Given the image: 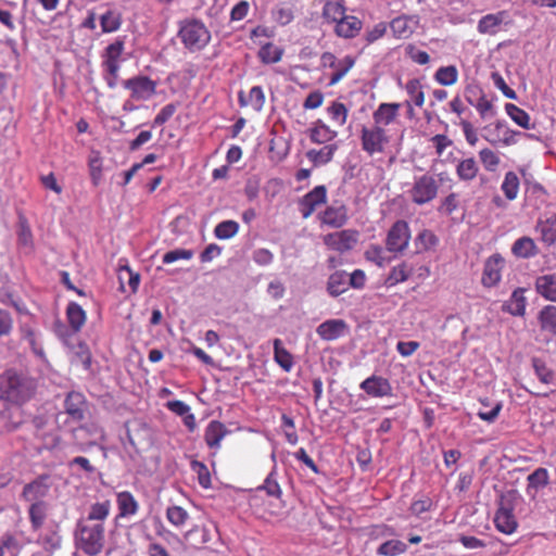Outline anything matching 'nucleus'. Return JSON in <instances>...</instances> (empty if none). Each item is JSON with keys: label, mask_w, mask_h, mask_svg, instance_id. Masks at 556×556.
<instances>
[{"label": "nucleus", "mask_w": 556, "mask_h": 556, "mask_svg": "<svg viewBox=\"0 0 556 556\" xmlns=\"http://www.w3.org/2000/svg\"><path fill=\"white\" fill-rule=\"evenodd\" d=\"M34 390V380L23 372L9 369L0 377V431L11 432L21 425L18 405L28 401Z\"/></svg>", "instance_id": "1"}, {"label": "nucleus", "mask_w": 556, "mask_h": 556, "mask_svg": "<svg viewBox=\"0 0 556 556\" xmlns=\"http://www.w3.org/2000/svg\"><path fill=\"white\" fill-rule=\"evenodd\" d=\"M75 539L78 548L89 556H96L104 546V526L80 520L76 526Z\"/></svg>", "instance_id": "2"}, {"label": "nucleus", "mask_w": 556, "mask_h": 556, "mask_svg": "<svg viewBox=\"0 0 556 556\" xmlns=\"http://www.w3.org/2000/svg\"><path fill=\"white\" fill-rule=\"evenodd\" d=\"M178 37L186 49L195 52L206 47L211 40V33L203 22L190 18L180 22Z\"/></svg>", "instance_id": "3"}, {"label": "nucleus", "mask_w": 556, "mask_h": 556, "mask_svg": "<svg viewBox=\"0 0 556 556\" xmlns=\"http://www.w3.org/2000/svg\"><path fill=\"white\" fill-rule=\"evenodd\" d=\"M72 440L78 451L86 452L103 442L105 432L98 422L89 421L72 429Z\"/></svg>", "instance_id": "4"}, {"label": "nucleus", "mask_w": 556, "mask_h": 556, "mask_svg": "<svg viewBox=\"0 0 556 556\" xmlns=\"http://www.w3.org/2000/svg\"><path fill=\"white\" fill-rule=\"evenodd\" d=\"M390 137L384 128L378 126H363L361 130V144L364 152L372 156L384 153Z\"/></svg>", "instance_id": "5"}, {"label": "nucleus", "mask_w": 556, "mask_h": 556, "mask_svg": "<svg viewBox=\"0 0 556 556\" xmlns=\"http://www.w3.org/2000/svg\"><path fill=\"white\" fill-rule=\"evenodd\" d=\"M439 185L431 175H422L414 180L409 197L415 204L424 205L431 202L438 194Z\"/></svg>", "instance_id": "6"}, {"label": "nucleus", "mask_w": 556, "mask_h": 556, "mask_svg": "<svg viewBox=\"0 0 556 556\" xmlns=\"http://www.w3.org/2000/svg\"><path fill=\"white\" fill-rule=\"evenodd\" d=\"M123 87L130 91L131 99L136 101H147L156 92V81L148 76L138 75L123 80Z\"/></svg>", "instance_id": "7"}, {"label": "nucleus", "mask_w": 556, "mask_h": 556, "mask_svg": "<svg viewBox=\"0 0 556 556\" xmlns=\"http://www.w3.org/2000/svg\"><path fill=\"white\" fill-rule=\"evenodd\" d=\"M514 505L509 496H502L498 509L494 517L496 529L505 534H511L517 528V520L513 514Z\"/></svg>", "instance_id": "8"}, {"label": "nucleus", "mask_w": 556, "mask_h": 556, "mask_svg": "<svg viewBox=\"0 0 556 556\" xmlns=\"http://www.w3.org/2000/svg\"><path fill=\"white\" fill-rule=\"evenodd\" d=\"M410 230L405 220L395 222L387 235L386 245L390 252H403L409 243Z\"/></svg>", "instance_id": "9"}, {"label": "nucleus", "mask_w": 556, "mask_h": 556, "mask_svg": "<svg viewBox=\"0 0 556 556\" xmlns=\"http://www.w3.org/2000/svg\"><path fill=\"white\" fill-rule=\"evenodd\" d=\"M52 484L53 480L51 476L41 475L31 482L25 484L22 497L26 502H43V498L48 496Z\"/></svg>", "instance_id": "10"}, {"label": "nucleus", "mask_w": 556, "mask_h": 556, "mask_svg": "<svg viewBox=\"0 0 556 556\" xmlns=\"http://www.w3.org/2000/svg\"><path fill=\"white\" fill-rule=\"evenodd\" d=\"M504 258L501 254H493L484 262L481 283L486 288L496 286L502 278Z\"/></svg>", "instance_id": "11"}, {"label": "nucleus", "mask_w": 556, "mask_h": 556, "mask_svg": "<svg viewBox=\"0 0 556 556\" xmlns=\"http://www.w3.org/2000/svg\"><path fill=\"white\" fill-rule=\"evenodd\" d=\"M357 237V231L346 229L325 236L324 243L331 250L345 252L354 248Z\"/></svg>", "instance_id": "12"}, {"label": "nucleus", "mask_w": 556, "mask_h": 556, "mask_svg": "<svg viewBox=\"0 0 556 556\" xmlns=\"http://www.w3.org/2000/svg\"><path fill=\"white\" fill-rule=\"evenodd\" d=\"M125 37H117L102 53L101 66L103 70H121L124 61Z\"/></svg>", "instance_id": "13"}, {"label": "nucleus", "mask_w": 556, "mask_h": 556, "mask_svg": "<svg viewBox=\"0 0 556 556\" xmlns=\"http://www.w3.org/2000/svg\"><path fill=\"white\" fill-rule=\"evenodd\" d=\"M419 17L417 15L402 14L394 17L389 26L396 39H408L417 29Z\"/></svg>", "instance_id": "14"}, {"label": "nucleus", "mask_w": 556, "mask_h": 556, "mask_svg": "<svg viewBox=\"0 0 556 556\" xmlns=\"http://www.w3.org/2000/svg\"><path fill=\"white\" fill-rule=\"evenodd\" d=\"M503 24H511L509 13L504 10L482 16L478 22L477 29L483 35H495Z\"/></svg>", "instance_id": "15"}, {"label": "nucleus", "mask_w": 556, "mask_h": 556, "mask_svg": "<svg viewBox=\"0 0 556 556\" xmlns=\"http://www.w3.org/2000/svg\"><path fill=\"white\" fill-rule=\"evenodd\" d=\"M359 388L370 397L391 396L393 390L387 378L377 375H371L363 380Z\"/></svg>", "instance_id": "16"}, {"label": "nucleus", "mask_w": 556, "mask_h": 556, "mask_svg": "<svg viewBox=\"0 0 556 556\" xmlns=\"http://www.w3.org/2000/svg\"><path fill=\"white\" fill-rule=\"evenodd\" d=\"M327 199V190L325 186H316L312 191L306 193L299 202V208L303 218H308L317 206L325 203Z\"/></svg>", "instance_id": "17"}, {"label": "nucleus", "mask_w": 556, "mask_h": 556, "mask_svg": "<svg viewBox=\"0 0 556 556\" xmlns=\"http://www.w3.org/2000/svg\"><path fill=\"white\" fill-rule=\"evenodd\" d=\"M348 219V207L341 202L327 206L321 214V223L332 228H341Z\"/></svg>", "instance_id": "18"}, {"label": "nucleus", "mask_w": 556, "mask_h": 556, "mask_svg": "<svg viewBox=\"0 0 556 556\" xmlns=\"http://www.w3.org/2000/svg\"><path fill=\"white\" fill-rule=\"evenodd\" d=\"M348 324L343 319H328L317 328V334L325 341H333L348 332Z\"/></svg>", "instance_id": "19"}, {"label": "nucleus", "mask_w": 556, "mask_h": 556, "mask_svg": "<svg viewBox=\"0 0 556 556\" xmlns=\"http://www.w3.org/2000/svg\"><path fill=\"white\" fill-rule=\"evenodd\" d=\"M326 60H331V68L333 70V73L330 76L329 85L333 86L338 84L346 74L354 66V59L350 55L344 56L341 60H338L332 53L326 52L325 53Z\"/></svg>", "instance_id": "20"}, {"label": "nucleus", "mask_w": 556, "mask_h": 556, "mask_svg": "<svg viewBox=\"0 0 556 556\" xmlns=\"http://www.w3.org/2000/svg\"><path fill=\"white\" fill-rule=\"evenodd\" d=\"M400 103H380L372 113L374 125L380 128L393 123L399 115Z\"/></svg>", "instance_id": "21"}, {"label": "nucleus", "mask_w": 556, "mask_h": 556, "mask_svg": "<svg viewBox=\"0 0 556 556\" xmlns=\"http://www.w3.org/2000/svg\"><path fill=\"white\" fill-rule=\"evenodd\" d=\"M495 130L502 132V136L493 137L491 135H484L483 138L490 142L491 144H496L498 142L504 146H511L517 143L518 137L522 136V132L509 129L506 126L505 122L497 121L495 123Z\"/></svg>", "instance_id": "22"}, {"label": "nucleus", "mask_w": 556, "mask_h": 556, "mask_svg": "<svg viewBox=\"0 0 556 556\" xmlns=\"http://www.w3.org/2000/svg\"><path fill=\"white\" fill-rule=\"evenodd\" d=\"M535 291L546 301L556 302V275L539 276L534 282Z\"/></svg>", "instance_id": "23"}, {"label": "nucleus", "mask_w": 556, "mask_h": 556, "mask_svg": "<svg viewBox=\"0 0 556 556\" xmlns=\"http://www.w3.org/2000/svg\"><path fill=\"white\" fill-rule=\"evenodd\" d=\"M511 253L518 258H532L538 255L539 249L532 238L523 236L513 243Z\"/></svg>", "instance_id": "24"}, {"label": "nucleus", "mask_w": 556, "mask_h": 556, "mask_svg": "<svg viewBox=\"0 0 556 556\" xmlns=\"http://www.w3.org/2000/svg\"><path fill=\"white\" fill-rule=\"evenodd\" d=\"M362 29V22L356 16L349 15L341 17L336 25V33L343 38H353Z\"/></svg>", "instance_id": "25"}, {"label": "nucleus", "mask_w": 556, "mask_h": 556, "mask_svg": "<svg viewBox=\"0 0 556 556\" xmlns=\"http://www.w3.org/2000/svg\"><path fill=\"white\" fill-rule=\"evenodd\" d=\"M116 502L119 511L118 517L125 518L138 513L139 504L130 492L122 491L117 493Z\"/></svg>", "instance_id": "26"}, {"label": "nucleus", "mask_w": 556, "mask_h": 556, "mask_svg": "<svg viewBox=\"0 0 556 556\" xmlns=\"http://www.w3.org/2000/svg\"><path fill=\"white\" fill-rule=\"evenodd\" d=\"M349 289L348 273L345 270H336L327 281V292L337 298Z\"/></svg>", "instance_id": "27"}, {"label": "nucleus", "mask_w": 556, "mask_h": 556, "mask_svg": "<svg viewBox=\"0 0 556 556\" xmlns=\"http://www.w3.org/2000/svg\"><path fill=\"white\" fill-rule=\"evenodd\" d=\"M85 397L79 392H70L64 401L65 413L74 420H80L84 417L83 406Z\"/></svg>", "instance_id": "28"}, {"label": "nucleus", "mask_w": 556, "mask_h": 556, "mask_svg": "<svg viewBox=\"0 0 556 556\" xmlns=\"http://www.w3.org/2000/svg\"><path fill=\"white\" fill-rule=\"evenodd\" d=\"M535 229L540 233L543 243L546 245L554 244L556 242V214L544 220H539Z\"/></svg>", "instance_id": "29"}, {"label": "nucleus", "mask_w": 556, "mask_h": 556, "mask_svg": "<svg viewBox=\"0 0 556 556\" xmlns=\"http://www.w3.org/2000/svg\"><path fill=\"white\" fill-rule=\"evenodd\" d=\"M227 431L225 429V426L217 421L213 420L211 421L204 433V440L208 447L211 448H218L220 446V442L226 435Z\"/></svg>", "instance_id": "30"}, {"label": "nucleus", "mask_w": 556, "mask_h": 556, "mask_svg": "<svg viewBox=\"0 0 556 556\" xmlns=\"http://www.w3.org/2000/svg\"><path fill=\"white\" fill-rule=\"evenodd\" d=\"M337 137V131L332 130L323 121L318 119L313 124L309 130V138L314 143H327Z\"/></svg>", "instance_id": "31"}, {"label": "nucleus", "mask_w": 556, "mask_h": 556, "mask_svg": "<svg viewBox=\"0 0 556 556\" xmlns=\"http://www.w3.org/2000/svg\"><path fill=\"white\" fill-rule=\"evenodd\" d=\"M404 89L409 97V100L406 101V105L409 112H412V103H414L418 108H421L424 105L425 92L422 90V85L419 79H409L404 86Z\"/></svg>", "instance_id": "32"}, {"label": "nucleus", "mask_w": 556, "mask_h": 556, "mask_svg": "<svg viewBox=\"0 0 556 556\" xmlns=\"http://www.w3.org/2000/svg\"><path fill=\"white\" fill-rule=\"evenodd\" d=\"M525 290L521 288L516 289L508 301L503 305V309L514 316H523L526 313V298Z\"/></svg>", "instance_id": "33"}, {"label": "nucleus", "mask_w": 556, "mask_h": 556, "mask_svg": "<svg viewBox=\"0 0 556 556\" xmlns=\"http://www.w3.org/2000/svg\"><path fill=\"white\" fill-rule=\"evenodd\" d=\"M413 271L414 266L412 264L402 262L401 264L392 267L384 283L387 287L396 286L400 282L406 281Z\"/></svg>", "instance_id": "34"}, {"label": "nucleus", "mask_w": 556, "mask_h": 556, "mask_svg": "<svg viewBox=\"0 0 556 556\" xmlns=\"http://www.w3.org/2000/svg\"><path fill=\"white\" fill-rule=\"evenodd\" d=\"M17 243L25 253L34 251V238L27 219L23 216L18 219L17 225Z\"/></svg>", "instance_id": "35"}, {"label": "nucleus", "mask_w": 556, "mask_h": 556, "mask_svg": "<svg viewBox=\"0 0 556 556\" xmlns=\"http://www.w3.org/2000/svg\"><path fill=\"white\" fill-rule=\"evenodd\" d=\"M273 20L280 26H287L294 20V5L279 2L271 11Z\"/></svg>", "instance_id": "36"}, {"label": "nucleus", "mask_w": 556, "mask_h": 556, "mask_svg": "<svg viewBox=\"0 0 556 556\" xmlns=\"http://www.w3.org/2000/svg\"><path fill=\"white\" fill-rule=\"evenodd\" d=\"M274 359L287 372L293 367V356L283 348L280 339L274 340Z\"/></svg>", "instance_id": "37"}, {"label": "nucleus", "mask_w": 556, "mask_h": 556, "mask_svg": "<svg viewBox=\"0 0 556 556\" xmlns=\"http://www.w3.org/2000/svg\"><path fill=\"white\" fill-rule=\"evenodd\" d=\"M66 317L71 328L74 331H79L86 323V312L79 304L75 302H71L67 305Z\"/></svg>", "instance_id": "38"}, {"label": "nucleus", "mask_w": 556, "mask_h": 556, "mask_svg": "<svg viewBox=\"0 0 556 556\" xmlns=\"http://www.w3.org/2000/svg\"><path fill=\"white\" fill-rule=\"evenodd\" d=\"M479 167L473 157H468L458 162L456 175L463 181H471L477 177Z\"/></svg>", "instance_id": "39"}, {"label": "nucleus", "mask_w": 556, "mask_h": 556, "mask_svg": "<svg viewBox=\"0 0 556 556\" xmlns=\"http://www.w3.org/2000/svg\"><path fill=\"white\" fill-rule=\"evenodd\" d=\"M505 112L518 126L522 127L523 129L533 128L531 125L530 115L519 106L513 103H506Z\"/></svg>", "instance_id": "40"}, {"label": "nucleus", "mask_w": 556, "mask_h": 556, "mask_svg": "<svg viewBox=\"0 0 556 556\" xmlns=\"http://www.w3.org/2000/svg\"><path fill=\"white\" fill-rule=\"evenodd\" d=\"M29 503H30V507L28 510L29 520L31 522V527L35 530H37L43 525V522L46 520L48 505L45 501L43 502H29Z\"/></svg>", "instance_id": "41"}, {"label": "nucleus", "mask_w": 556, "mask_h": 556, "mask_svg": "<svg viewBox=\"0 0 556 556\" xmlns=\"http://www.w3.org/2000/svg\"><path fill=\"white\" fill-rule=\"evenodd\" d=\"M336 150V144H327L320 150H309L306 153V156L315 165H325L332 160Z\"/></svg>", "instance_id": "42"}, {"label": "nucleus", "mask_w": 556, "mask_h": 556, "mask_svg": "<svg viewBox=\"0 0 556 556\" xmlns=\"http://www.w3.org/2000/svg\"><path fill=\"white\" fill-rule=\"evenodd\" d=\"M542 330L556 334V306L547 305L539 313Z\"/></svg>", "instance_id": "43"}, {"label": "nucleus", "mask_w": 556, "mask_h": 556, "mask_svg": "<svg viewBox=\"0 0 556 556\" xmlns=\"http://www.w3.org/2000/svg\"><path fill=\"white\" fill-rule=\"evenodd\" d=\"M100 25L103 33H114L122 25V15L119 12L109 10L100 16Z\"/></svg>", "instance_id": "44"}, {"label": "nucleus", "mask_w": 556, "mask_h": 556, "mask_svg": "<svg viewBox=\"0 0 556 556\" xmlns=\"http://www.w3.org/2000/svg\"><path fill=\"white\" fill-rule=\"evenodd\" d=\"M434 79L441 86H452L458 79V71L454 65L441 66L437 70Z\"/></svg>", "instance_id": "45"}, {"label": "nucleus", "mask_w": 556, "mask_h": 556, "mask_svg": "<svg viewBox=\"0 0 556 556\" xmlns=\"http://www.w3.org/2000/svg\"><path fill=\"white\" fill-rule=\"evenodd\" d=\"M507 200L513 201L519 192V178L514 172H507L501 186Z\"/></svg>", "instance_id": "46"}, {"label": "nucleus", "mask_w": 556, "mask_h": 556, "mask_svg": "<svg viewBox=\"0 0 556 556\" xmlns=\"http://www.w3.org/2000/svg\"><path fill=\"white\" fill-rule=\"evenodd\" d=\"M102 165L103 161L100 152L92 151V153L89 156L88 166L90 179L93 186H99L102 180Z\"/></svg>", "instance_id": "47"}, {"label": "nucleus", "mask_w": 556, "mask_h": 556, "mask_svg": "<svg viewBox=\"0 0 556 556\" xmlns=\"http://www.w3.org/2000/svg\"><path fill=\"white\" fill-rule=\"evenodd\" d=\"M111 510V502L109 500L103 502H98L91 505L87 519L84 521H104Z\"/></svg>", "instance_id": "48"}, {"label": "nucleus", "mask_w": 556, "mask_h": 556, "mask_svg": "<svg viewBox=\"0 0 556 556\" xmlns=\"http://www.w3.org/2000/svg\"><path fill=\"white\" fill-rule=\"evenodd\" d=\"M407 545L400 540H389L377 548L379 556H397L405 553Z\"/></svg>", "instance_id": "49"}, {"label": "nucleus", "mask_w": 556, "mask_h": 556, "mask_svg": "<svg viewBox=\"0 0 556 556\" xmlns=\"http://www.w3.org/2000/svg\"><path fill=\"white\" fill-rule=\"evenodd\" d=\"M166 518L174 527L181 528L187 523L189 514L181 506L172 505L166 509Z\"/></svg>", "instance_id": "50"}, {"label": "nucleus", "mask_w": 556, "mask_h": 556, "mask_svg": "<svg viewBox=\"0 0 556 556\" xmlns=\"http://www.w3.org/2000/svg\"><path fill=\"white\" fill-rule=\"evenodd\" d=\"M283 50L268 42L261 47L258 58L263 63L273 64L281 60Z\"/></svg>", "instance_id": "51"}, {"label": "nucleus", "mask_w": 556, "mask_h": 556, "mask_svg": "<svg viewBox=\"0 0 556 556\" xmlns=\"http://www.w3.org/2000/svg\"><path fill=\"white\" fill-rule=\"evenodd\" d=\"M438 241V237L431 230L424 229L415 238V247L419 253L435 247Z\"/></svg>", "instance_id": "52"}, {"label": "nucleus", "mask_w": 556, "mask_h": 556, "mask_svg": "<svg viewBox=\"0 0 556 556\" xmlns=\"http://www.w3.org/2000/svg\"><path fill=\"white\" fill-rule=\"evenodd\" d=\"M239 231V224L235 220H224L216 225L214 235L220 240L235 237Z\"/></svg>", "instance_id": "53"}, {"label": "nucleus", "mask_w": 556, "mask_h": 556, "mask_svg": "<svg viewBox=\"0 0 556 556\" xmlns=\"http://www.w3.org/2000/svg\"><path fill=\"white\" fill-rule=\"evenodd\" d=\"M549 482V475L547 469L538 468L528 476V489H534L535 491L546 486Z\"/></svg>", "instance_id": "54"}, {"label": "nucleus", "mask_w": 556, "mask_h": 556, "mask_svg": "<svg viewBox=\"0 0 556 556\" xmlns=\"http://www.w3.org/2000/svg\"><path fill=\"white\" fill-rule=\"evenodd\" d=\"M258 489L264 490L269 496L276 498H279L281 496L282 491L277 481V472L275 469L268 473L264 483Z\"/></svg>", "instance_id": "55"}, {"label": "nucleus", "mask_w": 556, "mask_h": 556, "mask_svg": "<svg viewBox=\"0 0 556 556\" xmlns=\"http://www.w3.org/2000/svg\"><path fill=\"white\" fill-rule=\"evenodd\" d=\"M323 16L331 22H337L344 16V8L337 1H327L323 8Z\"/></svg>", "instance_id": "56"}, {"label": "nucleus", "mask_w": 556, "mask_h": 556, "mask_svg": "<svg viewBox=\"0 0 556 556\" xmlns=\"http://www.w3.org/2000/svg\"><path fill=\"white\" fill-rule=\"evenodd\" d=\"M479 157L488 172H495L501 162L500 156L488 148L480 150Z\"/></svg>", "instance_id": "57"}, {"label": "nucleus", "mask_w": 556, "mask_h": 556, "mask_svg": "<svg viewBox=\"0 0 556 556\" xmlns=\"http://www.w3.org/2000/svg\"><path fill=\"white\" fill-rule=\"evenodd\" d=\"M328 113L333 122H336L339 126H342L346 122L348 117V109L341 102H333L328 108Z\"/></svg>", "instance_id": "58"}, {"label": "nucleus", "mask_w": 556, "mask_h": 556, "mask_svg": "<svg viewBox=\"0 0 556 556\" xmlns=\"http://www.w3.org/2000/svg\"><path fill=\"white\" fill-rule=\"evenodd\" d=\"M191 469L198 475V480L201 486L205 489L211 486V476L205 464L193 460L191 462Z\"/></svg>", "instance_id": "59"}, {"label": "nucleus", "mask_w": 556, "mask_h": 556, "mask_svg": "<svg viewBox=\"0 0 556 556\" xmlns=\"http://www.w3.org/2000/svg\"><path fill=\"white\" fill-rule=\"evenodd\" d=\"M192 257H193V251L192 250L175 249V250L166 252L163 255V257H162V262H163V264H172V263L177 262L179 260L189 261Z\"/></svg>", "instance_id": "60"}, {"label": "nucleus", "mask_w": 556, "mask_h": 556, "mask_svg": "<svg viewBox=\"0 0 556 556\" xmlns=\"http://www.w3.org/2000/svg\"><path fill=\"white\" fill-rule=\"evenodd\" d=\"M39 544L48 552H53L61 546V536L54 532L50 531L45 534H42L39 538Z\"/></svg>", "instance_id": "61"}, {"label": "nucleus", "mask_w": 556, "mask_h": 556, "mask_svg": "<svg viewBox=\"0 0 556 556\" xmlns=\"http://www.w3.org/2000/svg\"><path fill=\"white\" fill-rule=\"evenodd\" d=\"M248 102L255 111H262L265 104V94L261 86H254L250 89Z\"/></svg>", "instance_id": "62"}, {"label": "nucleus", "mask_w": 556, "mask_h": 556, "mask_svg": "<svg viewBox=\"0 0 556 556\" xmlns=\"http://www.w3.org/2000/svg\"><path fill=\"white\" fill-rule=\"evenodd\" d=\"M388 29V24L384 22L377 23L371 28H368L365 33V40L367 45L374 43L378 39L382 38Z\"/></svg>", "instance_id": "63"}, {"label": "nucleus", "mask_w": 556, "mask_h": 556, "mask_svg": "<svg viewBox=\"0 0 556 556\" xmlns=\"http://www.w3.org/2000/svg\"><path fill=\"white\" fill-rule=\"evenodd\" d=\"M491 79H492L494 86L497 89H500L506 98L511 99V100L517 99V93L515 92V90H513L511 88H509L507 86L503 76L500 73L493 72L491 74Z\"/></svg>", "instance_id": "64"}]
</instances>
